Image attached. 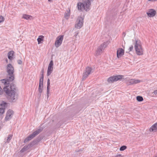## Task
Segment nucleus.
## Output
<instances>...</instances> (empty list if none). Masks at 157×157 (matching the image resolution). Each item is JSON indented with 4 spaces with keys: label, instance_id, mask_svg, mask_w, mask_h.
I'll list each match as a JSON object with an SVG mask.
<instances>
[{
    "label": "nucleus",
    "instance_id": "nucleus-25",
    "mask_svg": "<svg viewBox=\"0 0 157 157\" xmlns=\"http://www.w3.org/2000/svg\"><path fill=\"white\" fill-rule=\"evenodd\" d=\"M102 49L98 47L96 52V55L98 56L100 55L102 52Z\"/></svg>",
    "mask_w": 157,
    "mask_h": 157
},
{
    "label": "nucleus",
    "instance_id": "nucleus-22",
    "mask_svg": "<svg viewBox=\"0 0 157 157\" xmlns=\"http://www.w3.org/2000/svg\"><path fill=\"white\" fill-rule=\"evenodd\" d=\"M22 17L23 18L27 20L29 19H31V18H32V16L27 14L23 15Z\"/></svg>",
    "mask_w": 157,
    "mask_h": 157
},
{
    "label": "nucleus",
    "instance_id": "nucleus-33",
    "mask_svg": "<svg viewBox=\"0 0 157 157\" xmlns=\"http://www.w3.org/2000/svg\"><path fill=\"white\" fill-rule=\"evenodd\" d=\"M1 19L0 20V22H2L4 21V19L3 17L1 16Z\"/></svg>",
    "mask_w": 157,
    "mask_h": 157
},
{
    "label": "nucleus",
    "instance_id": "nucleus-29",
    "mask_svg": "<svg viewBox=\"0 0 157 157\" xmlns=\"http://www.w3.org/2000/svg\"><path fill=\"white\" fill-rule=\"evenodd\" d=\"M64 122L62 120L59 121L56 124L57 127H60L61 125Z\"/></svg>",
    "mask_w": 157,
    "mask_h": 157
},
{
    "label": "nucleus",
    "instance_id": "nucleus-13",
    "mask_svg": "<svg viewBox=\"0 0 157 157\" xmlns=\"http://www.w3.org/2000/svg\"><path fill=\"white\" fill-rule=\"evenodd\" d=\"M124 54V50L122 48H119L117 51V54L118 58L121 57Z\"/></svg>",
    "mask_w": 157,
    "mask_h": 157
},
{
    "label": "nucleus",
    "instance_id": "nucleus-43",
    "mask_svg": "<svg viewBox=\"0 0 157 157\" xmlns=\"http://www.w3.org/2000/svg\"><path fill=\"white\" fill-rule=\"evenodd\" d=\"M156 157H157V156H156Z\"/></svg>",
    "mask_w": 157,
    "mask_h": 157
},
{
    "label": "nucleus",
    "instance_id": "nucleus-11",
    "mask_svg": "<svg viewBox=\"0 0 157 157\" xmlns=\"http://www.w3.org/2000/svg\"><path fill=\"white\" fill-rule=\"evenodd\" d=\"M1 108H0V114H2L5 112V109L7 106V103L4 101H2L0 104Z\"/></svg>",
    "mask_w": 157,
    "mask_h": 157
},
{
    "label": "nucleus",
    "instance_id": "nucleus-37",
    "mask_svg": "<svg viewBox=\"0 0 157 157\" xmlns=\"http://www.w3.org/2000/svg\"><path fill=\"white\" fill-rule=\"evenodd\" d=\"M153 93L155 94H157V90H154Z\"/></svg>",
    "mask_w": 157,
    "mask_h": 157
},
{
    "label": "nucleus",
    "instance_id": "nucleus-9",
    "mask_svg": "<svg viewBox=\"0 0 157 157\" xmlns=\"http://www.w3.org/2000/svg\"><path fill=\"white\" fill-rule=\"evenodd\" d=\"M53 62L52 60H51L49 63L48 69L47 76L50 75L53 71Z\"/></svg>",
    "mask_w": 157,
    "mask_h": 157
},
{
    "label": "nucleus",
    "instance_id": "nucleus-21",
    "mask_svg": "<svg viewBox=\"0 0 157 157\" xmlns=\"http://www.w3.org/2000/svg\"><path fill=\"white\" fill-rule=\"evenodd\" d=\"M43 88V86H42V85H39L38 91H39V93H40L39 95V96L40 97L41 96V93L42 92Z\"/></svg>",
    "mask_w": 157,
    "mask_h": 157
},
{
    "label": "nucleus",
    "instance_id": "nucleus-38",
    "mask_svg": "<svg viewBox=\"0 0 157 157\" xmlns=\"http://www.w3.org/2000/svg\"><path fill=\"white\" fill-rule=\"evenodd\" d=\"M41 72L43 74V73H44V69H43L41 71Z\"/></svg>",
    "mask_w": 157,
    "mask_h": 157
},
{
    "label": "nucleus",
    "instance_id": "nucleus-10",
    "mask_svg": "<svg viewBox=\"0 0 157 157\" xmlns=\"http://www.w3.org/2000/svg\"><path fill=\"white\" fill-rule=\"evenodd\" d=\"M14 113L13 111L9 109L7 112L5 118L6 121L9 120L12 117V116Z\"/></svg>",
    "mask_w": 157,
    "mask_h": 157
},
{
    "label": "nucleus",
    "instance_id": "nucleus-17",
    "mask_svg": "<svg viewBox=\"0 0 157 157\" xmlns=\"http://www.w3.org/2000/svg\"><path fill=\"white\" fill-rule=\"evenodd\" d=\"M14 52L13 51L9 52L8 54V58L9 59L12 60L13 59V56L14 55Z\"/></svg>",
    "mask_w": 157,
    "mask_h": 157
},
{
    "label": "nucleus",
    "instance_id": "nucleus-30",
    "mask_svg": "<svg viewBox=\"0 0 157 157\" xmlns=\"http://www.w3.org/2000/svg\"><path fill=\"white\" fill-rule=\"evenodd\" d=\"M127 146L125 145H123L122 146H121L120 148V151H124L127 148Z\"/></svg>",
    "mask_w": 157,
    "mask_h": 157
},
{
    "label": "nucleus",
    "instance_id": "nucleus-26",
    "mask_svg": "<svg viewBox=\"0 0 157 157\" xmlns=\"http://www.w3.org/2000/svg\"><path fill=\"white\" fill-rule=\"evenodd\" d=\"M14 69L13 67L12 66V64L10 63H9L7 65V69Z\"/></svg>",
    "mask_w": 157,
    "mask_h": 157
},
{
    "label": "nucleus",
    "instance_id": "nucleus-31",
    "mask_svg": "<svg viewBox=\"0 0 157 157\" xmlns=\"http://www.w3.org/2000/svg\"><path fill=\"white\" fill-rule=\"evenodd\" d=\"M43 79L42 78V79H41V78H40L39 85H41L42 86H43Z\"/></svg>",
    "mask_w": 157,
    "mask_h": 157
},
{
    "label": "nucleus",
    "instance_id": "nucleus-7",
    "mask_svg": "<svg viewBox=\"0 0 157 157\" xmlns=\"http://www.w3.org/2000/svg\"><path fill=\"white\" fill-rule=\"evenodd\" d=\"M84 18L81 16H79L76 21L75 28L77 29L81 28L83 25Z\"/></svg>",
    "mask_w": 157,
    "mask_h": 157
},
{
    "label": "nucleus",
    "instance_id": "nucleus-24",
    "mask_svg": "<svg viewBox=\"0 0 157 157\" xmlns=\"http://www.w3.org/2000/svg\"><path fill=\"white\" fill-rule=\"evenodd\" d=\"M107 43L105 42L103 43L99 47L102 50H104L107 46Z\"/></svg>",
    "mask_w": 157,
    "mask_h": 157
},
{
    "label": "nucleus",
    "instance_id": "nucleus-23",
    "mask_svg": "<svg viewBox=\"0 0 157 157\" xmlns=\"http://www.w3.org/2000/svg\"><path fill=\"white\" fill-rule=\"evenodd\" d=\"M88 73L86 72H84L82 75V80H85L88 76L89 75H88Z\"/></svg>",
    "mask_w": 157,
    "mask_h": 157
},
{
    "label": "nucleus",
    "instance_id": "nucleus-14",
    "mask_svg": "<svg viewBox=\"0 0 157 157\" xmlns=\"http://www.w3.org/2000/svg\"><path fill=\"white\" fill-rule=\"evenodd\" d=\"M150 132H155L157 131V122L153 124L149 129Z\"/></svg>",
    "mask_w": 157,
    "mask_h": 157
},
{
    "label": "nucleus",
    "instance_id": "nucleus-27",
    "mask_svg": "<svg viewBox=\"0 0 157 157\" xmlns=\"http://www.w3.org/2000/svg\"><path fill=\"white\" fill-rule=\"evenodd\" d=\"M136 100L138 101H141L143 100V98L142 96H137L136 97Z\"/></svg>",
    "mask_w": 157,
    "mask_h": 157
},
{
    "label": "nucleus",
    "instance_id": "nucleus-3",
    "mask_svg": "<svg viewBox=\"0 0 157 157\" xmlns=\"http://www.w3.org/2000/svg\"><path fill=\"white\" fill-rule=\"evenodd\" d=\"M134 43V48L136 54L138 55H142L143 51L140 41L136 39Z\"/></svg>",
    "mask_w": 157,
    "mask_h": 157
},
{
    "label": "nucleus",
    "instance_id": "nucleus-12",
    "mask_svg": "<svg viewBox=\"0 0 157 157\" xmlns=\"http://www.w3.org/2000/svg\"><path fill=\"white\" fill-rule=\"evenodd\" d=\"M156 11L155 10L150 9L147 13V14L149 17H151L154 16L156 14Z\"/></svg>",
    "mask_w": 157,
    "mask_h": 157
},
{
    "label": "nucleus",
    "instance_id": "nucleus-35",
    "mask_svg": "<svg viewBox=\"0 0 157 157\" xmlns=\"http://www.w3.org/2000/svg\"><path fill=\"white\" fill-rule=\"evenodd\" d=\"M3 91L2 88L0 89V95H2L3 94Z\"/></svg>",
    "mask_w": 157,
    "mask_h": 157
},
{
    "label": "nucleus",
    "instance_id": "nucleus-1",
    "mask_svg": "<svg viewBox=\"0 0 157 157\" xmlns=\"http://www.w3.org/2000/svg\"><path fill=\"white\" fill-rule=\"evenodd\" d=\"M8 74L6 78L0 80L1 82L6 85L3 88V91L6 93L7 98L11 102H15L17 99L18 90L16 85L13 82L11 83L14 79V69H7Z\"/></svg>",
    "mask_w": 157,
    "mask_h": 157
},
{
    "label": "nucleus",
    "instance_id": "nucleus-2",
    "mask_svg": "<svg viewBox=\"0 0 157 157\" xmlns=\"http://www.w3.org/2000/svg\"><path fill=\"white\" fill-rule=\"evenodd\" d=\"M93 0H82V2H78L77 3V7L79 10H85L86 11L90 10V6L91 4V1Z\"/></svg>",
    "mask_w": 157,
    "mask_h": 157
},
{
    "label": "nucleus",
    "instance_id": "nucleus-34",
    "mask_svg": "<svg viewBox=\"0 0 157 157\" xmlns=\"http://www.w3.org/2000/svg\"><path fill=\"white\" fill-rule=\"evenodd\" d=\"M17 62L18 64H21L22 63V61L21 60H18L17 61Z\"/></svg>",
    "mask_w": 157,
    "mask_h": 157
},
{
    "label": "nucleus",
    "instance_id": "nucleus-36",
    "mask_svg": "<svg viewBox=\"0 0 157 157\" xmlns=\"http://www.w3.org/2000/svg\"><path fill=\"white\" fill-rule=\"evenodd\" d=\"M41 79H42V78L44 79V74L42 73L41 74V77L40 78Z\"/></svg>",
    "mask_w": 157,
    "mask_h": 157
},
{
    "label": "nucleus",
    "instance_id": "nucleus-15",
    "mask_svg": "<svg viewBox=\"0 0 157 157\" xmlns=\"http://www.w3.org/2000/svg\"><path fill=\"white\" fill-rule=\"evenodd\" d=\"M140 82V80H135L134 79H130L128 81V85H132L139 83Z\"/></svg>",
    "mask_w": 157,
    "mask_h": 157
},
{
    "label": "nucleus",
    "instance_id": "nucleus-32",
    "mask_svg": "<svg viewBox=\"0 0 157 157\" xmlns=\"http://www.w3.org/2000/svg\"><path fill=\"white\" fill-rule=\"evenodd\" d=\"M133 48V47L132 45L129 48V52L131 51L132 50Z\"/></svg>",
    "mask_w": 157,
    "mask_h": 157
},
{
    "label": "nucleus",
    "instance_id": "nucleus-40",
    "mask_svg": "<svg viewBox=\"0 0 157 157\" xmlns=\"http://www.w3.org/2000/svg\"><path fill=\"white\" fill-rule=\"evenodd\" d=\"M6 62L7 63H8V59H6Z\"/></svg>",
    "mask_w": 157,
    "mask_h": 157
},
{
    "label": "nucleus",
    "instance_id": "nucleus-16",
    "mask_svg": "<svg viewBox=\"0 0 157 157\" xmlns=\"http://www.w3.org/2000/svg\"><path fill=\"white\" fill-rule=\"evenodd\" d=\"M50 86V80L49 78L47 80V96L48 98L49 97L48 94L49 93V89Z\"/></svg>",
    "mask_w": 157,
    "mask_h": 157
},
{
    "label": "nucleus",
    "instance_id": "nucleus-19",
    "mask_svg": "<svg viewBox=\"0 0 157 157\" xmlns=\"http://www.w3.org/2000/svg\"><path fill=\"white\" fill-rule=\"evenodd\" d=\"M70 9H69V11H67V12L65 13L64 15L65 18L67 19H68L69 18L70 16Z\"/></svg>",
    "mask_w": 157,
    "mask_h": 157
},
{
    "label": "nucleus",
    "instance_id": "nucleus-4",
    "mask_svg": "<svg viewBox=\"0 0 157 157\" xmlns=\"http://www.w3.org/2000/svg\"><path fill=\"white\" fill-rule=\"evenodd\" d=\"M43 129L44 128L43 127H40L39 129L33 132L32 134L30 135L26 138L24 140V143H26L31 140L34 137L38 135L40 132H41L43 131Z\"/></svg>",
    "mask_w": 157,
    "mask_h": 157
},
{
    "label": "nucleus",
    "instance_id": "nucleus-39",
    "mask_svg": "<svg viewBox=\"0 0 157 157\" xmlns=\"http://www.w3.org/2000/svg\"><path fill=\"white\" fill-rule=\"evenodd\" d=\"M48 1L50 2H52V0H48Z\"/></svg>",
    "mask_w": 157,
    "mask_h": 157
},
{
    "label": "nucleus",
    "instance_id": "nucleus-42",
    "mask_svg": "<svg viewBox=\"0 0 157 157\" xmlns=\"http://www.w3.org/2000/svg\"><path fill=\"white\" fill-rule=\"evenodd\" d=\"M1 88V86H0V89Z\"/></svg>",
    "mask_w": 157,
    "mask_h": 157
},
{
    "label": "nucleus",
    "instance_id": "nucleus-28",
    "mask_svg": "<svg viewBox=\"0 0 157 157\" xmlns=\"http://www.w3.org/2000/svg\"><path fill=\"white\" fill-rule=\"evenodd\" d=\"M13 135H9L7 137V142L8 143H9L10 140L12 139V137Z\"/></svg>",
    "mask_w": 157,
    "mask_h": 157
},
{
    "label": "nucleus",
    "instance_id": "nucleus-8",
    "mask_svg": "<svg viewBox=\"0 0 157 157\" xmlns=\"http://www.w3.org/2000/svg\"><path fill=\"white\" fill-rule=\"evenodd\" d=\"M64 36L61 35L59 36L57 38L55 43V45L56 48L59 47L62 44Z\"/></svg>",
    "mask_w": 157,
    "mask_h": 157
},
{
    "label": "nucleus",
    "instance_id": "nucleus-6",
    "mask_svg": "<svg viewBox=\"0 0 157 157\" xmlns=\"http://www.w3.org/2000/svg\"><path fill=\"white\" fill-rule=\"evenodd\" d=\"M124 76L122 75H118L115 76H111L107 79V81L110 83H112L114 82L120 80L124 77Z\"/></svg>",
    "mask_w": 157,
    "mask_h": 157
},
{
    "label": "nucleus",
    "instance_id": "nucleus-41",
    "mask_svg": "<svg viewBox=\"0 0 157 157\" xmlns=\"http://www.w3.org/2000/svg\"><path fill=\"white\" fill-rule=\"evenodd\" d=\"M118 155L121 156V155H117L115 157H118Z\"/></svg>",
    "mask_w": 157,
    "mask_h": 157
},
{
    "label": "nucleus",
    "instance_id": "nucleus-18",
    "mask_svg": "<svg viewBox=\"0 0 157 157\" xmlns=\"http://www.w3.org/2000/svg\"><path fill=\"white\" fill-rule=\"evenodd\" d=\"M92 70V69L91 67H87L86 68L85 72L88 73V75H90L91 74Z\"/></svg>",
    "mask_w": 157,
    "mask_h": 157
},
{
    "label": "nucleus",
    "instance_id": "nucleus-20",
    "mask_svg": "<svg viewBox=\"0 0 157 157\" xmlns=\"http://www.w3.org/2000/svg\"><path fill=\"white\" fill-rule=\"evenodd\" d=\"M44 38V36H39L38 38L37 39L38 44L41 43L42 41L43 40Z\"/></svg>",
    "mask_w": 157,
    "mask_h": 157
},
{
    "label": "nucleus",
    "instance_id": "nucleus-5",
    "mask_svg": "<svg viewBox=\"0 0 157 157\" xmlns=\"http://www.w3.org/2000/svg\"><path fill=\"white\" fill-rule=\"evenodd\" d=\"M43 139V137L41 136H39L38 137H37L36 139L34 140L32 142L30 143L28 145L27 147H26L25 146L21 151V152H23L24 151L26 148L28 147H32L33 145L36 144L37 143L39 142L40 141H41Z\"/></svg>",
    "mask_w": 157,
    "mask_h": 157
}]
</instances>
